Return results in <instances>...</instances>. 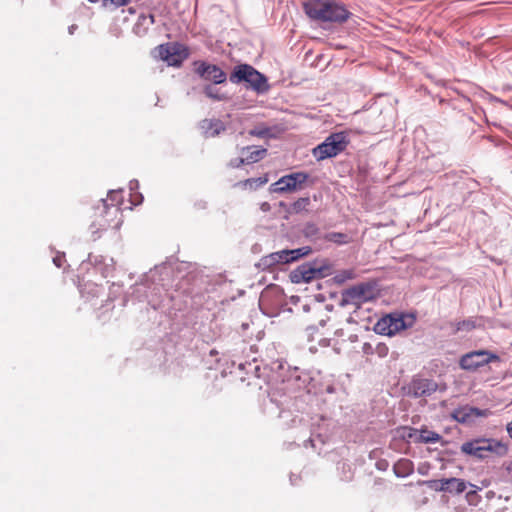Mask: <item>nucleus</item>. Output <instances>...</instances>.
Returning <instances> with one entry per match:
<instances>
[{
	"label": "nucleus",
	"mask_w": 512,
	"mask_h": 512,
	"mask_svg": "<svg viewBox=\"0 0 512 512\" xmlns=\"http://www.w3.org/2000/svg\"><path fill=\"white\" fill-rule=\"evenodd\" d=\"M303 9L309 18L322 22L343 23L351 16L345 5L333 0H309Z\"/></svg>",
	"instance_id": "nucleus-2"
},
{
	"label": "nucleus",
	"mask_w": 512,
	"mask_h": 512,
	"mask_svg": "<svg viewBox=\"0 0 512 512\" xmlns=\"http://www.w3.org/2000/svg\"><path fill=\"white\" fill-rule=\"evenodd\" d=\"M437 390V384L428 379H415L410 385V391L415 397L429 396Z\"/></svg>",
	"instance_id": "nucleus-15"
},
{
	"label": "nucleus",
	"mask_w": 512,
	"mask_h": 512,
	"mask_svg": "<svg viewBox=\"0 0 512 512\" xmlns=\"http://www.w3.org/2000/svg\"><path fill=\"white\" fill-rule=\"evenodd\" d=\"M431 487L439 491L460 494L466 489V482L459 478L440 479L432 481Z\"/></svg>",
	"instance_id": "nucleus-12"
},
{
	"label": "nucleus",
	"mask_w": 512,
	"mask_h": 512,
	"mask_svg": "<svg viewBox=\"0 0 512 512\" xmlns=\"http://www.w3.org/2000/svg\"><path fill=\"white\" fill-rule=\"evenodd\" d=\"M157 57L166 62L169 66L180 67L189 57V49L177 42H168L155 48Z\"/></svg>",
	"instance_id": "nucleus-6"
},
{
	"label": "nucleus",
	"mask_w": 512,
	"mask_h": 512,
	"mask_svg": "<svg viewBox=\"0 0 512 512\" xmlns=\"http://www.w3.org/2000/svg\"><path fill=\"white\" fill-rule=\"evenodd\" d=\"M239 163V158L231 162L232 167L238 168L236 165Z\"/></svg>",
	"instance_id": "nucleus-32"
},
{
	"label": "nucleus",
	"mask_w": 512,
	"mask_h": 512,
	"mask_svg": "<svg viewBox=\"0 0 512 512\" xmlns=\"http://www.w3.org/2000/svg\"><path fill=\"white\" fill-rule=\"evenodd\" d=\"M506 429H507L509 436L512 438V421L507 424Z\"/></svg>",
	"instance_id": "nucleus-30"
},
{
	"label": "nucleus",
	"mask_w": 512,
	"mask_h": 512,
	"mask_svg": "<svg viewBox=\"0 0 512 512\" xmlns=\"http://www.w3.org/2000/svg\"><path fill=\"white\" fill-rule=\"evenodd\" d=\"M310 176L308 173L299 171L280 177L270 186L273 193L287 194L300 191L306 187Z\"/></svg>",
	"instance_id": "nucleus-7"
},
{
	"label": "nucleus",
	"mask_w": 512,
	"mask_h": 512,
	"mask_svg": "<svg viewBox=\"0 0 512 512\" xmlns=\"http://www.w3.org/2000/svg\"><path fill=\"white\" fill-rule=\"evenodd\" d=\"M455 418L460 422H464L466 420V415L462 414V411H457L455 414Z\"/></svg>",
	"instance_id": "nucleus-29"
},
{
	"label": "nucleus",
	"mask_w": 512,
	"mask_h": 512,
	"mask_svg": "<svg viewBox=\"0 0 512 512\" xmlns=\"http://www.w3.org/2000/svg\"><path fill=\"white\" fill-rule=\"evenodd\" d=\"M320 274L321 271L319 269L312 267L310 264H303L291 273V280L294 283H308Z\"/></svg>",
	"instance_id": "nucleus-14"
},
{
	"label": "nucleus",
	"mask_w": 512,
	"mask_h": 512,
	"mask_svg": "<svg viewBox=\"0 0 512 512\" xmlns=\"http://www.w3.org/2000/svg\"><path fill=\"white\" fill-rule=\"evenodd\" d=\"M119 192L110 191L108 199H101L93 207L90 229L92 233L99 234L109 229L118 230L122 223L121 199Z\"/></svg>",
	"instance_id": "nucleus-1"
},
{
	"label": "nucleus",
	"mask_w": 512,
	"mask_h": 512,
	"mask_svg": "<svg viewBox=\"0 0 512 512\" xmlns=\"http://www.w3.org/2000/svg\"><path fill=\"white\" fill-rule=\"evenodd\" d=\"M328 239L337 244H346L349 242V238L343 233H331L328 235Z\"/></svg>",
	"instance_id": "nucleus-23"
},
{
	"label": "nucleus",
	"mask_w": 512,
	"mask_h": 512,
	"mask_svg": "<svg viewBox=\"0 0 512 512\" xmlns=\"http://www.w3.org/2000/svg\"><path fill=\"white\" fill-rule=\"evenodd\" d=\"M348 144L349 140L345 132L333 133L323 143L316 146L312 153L318 161H321L337 156L346 149Z\"/></svg>",
	"instance_id": "nucleus-5"
},
{
	"label": "nucleus",
	"mask_w": 512,
	"mask_h": 512,
	"mask_svg": "<svg viewBox=\"0 0 512 512\" xmlns=\"http://www.w3.org/2000/svg\"><path fill=\"white\" fill-rule=\"evenodd\" d=\"M204 137L212 138L225 131V124L219 119H204L200 122Z\"/></svg>",
	"instance_id": "nucleus-17"
},
{
	"label": "nucleus",
	"mask_w": 512,
	"mask_h": 512,
	"mask_svg": "<svg viewBox=\"0 0 512 512\" xmlns=\"http://www.w3.org/2000/svg\"><path fill=\"white\" fill-rule=\"evenodd\" d=\"M150 20L152 23H154V16L153 15H150Z\"/></svg>",
	"instance_id": "nucleus-33"
},
{
	"label": "nucleus",
	"mask_w": 512,
	"mask_h": 512,
	"mask_svg": "<svg viewBox=\"0 0 512 512\" xmlns=\"http://www.w3.org/2000/svg\"><path fill=\"white\" fill-rule=\"evenodd\" d=\"M241 153L243 157L239 158V163L236 165L237 167H240L243 164H251L260 161L266 156L267 149L248 146L242 148Z\"/></svg>",
	"instance_id": "nucleus-16"
},
{
	"label": "nucleus",
	"mask_w": 512,
	"mask_h": 512,
	"mask_svg": "<svg viewBox=\"0 0 512 512\" xmlns=\"http://www.w3.org/2000/svg\"><path fill=\"white\" fill-rule=\"evenodd\" d=\"M65 261L64 255H57L53 258V262L57 267H62L63 262Z\"/></svg>",
	"instance_id": "nucleus-27"
},
{
	"label": "nucleus",
	"mask_w": 512,
	"mask_h": 512,
	"mask_svg": "<svg viewBox=\"0 0 512 512\" xmlns=\"http://www.w3.org/2000/svg\"><path fill=\"white\" fill-rule=\"evenodd\" d=\"M473 328H475V323H474V321H473V320L468 319V320H463V321L459 322V323L457 324V328H456V330H457V331H460V330L470 331V330H472Z\"/></svg>",
	"instance_id": "nucleus-24"
},
{
	"label": "nucleus",
	"mask_w": 512,
	"mask_h": 512,
	"mask_svg": "<svg viewBox=\"0 0 512 512\" xmlns=\"http://www.w3.org/2000/svg\"><path fill=\"white\" fill-rule=\"evenodd\" d=\"M366 346L369 348L371 347L368 343H365L364 348H366ZM364 351H366V349H364Z\"/></svg>",
	"instance_id": "nucleus-34"
},
{
	"label": "nucleus",
	"mask_w": 512,
	"mask_h": 512,
	"mask_svg": "<svg viewBox=\"0 0 512 512\" xmlns=\"http://www.w3.org/2000/svg\"><path fill=\"white\" fill-rule=\"evenodd\" d=\"M229 79L235 84L246 82L258 93L266 92L269 89L265 76L248 64L237 65Z\"/></svg>",
	"instance_id": "nucleus-4"
},
{
	"label": "nucleus",
	"mask_w": 512,
	"mask_h": 512,
	"mask_svg": "<svg viewBox=\"0 0 512 512\" xmlns=\"http://www.w3.org/2000/svg\"><path fill=\"white\" fill-rule=\"evenodd\" d=\"M131 0H102V5L108 9H117L122 6H126Z\"/></svg>",
	"instance_id": "nucleus-22"
},
{
	"label": "nucleus",
	"mask_w": 512,
	"mask_h": 512,
	"mask_svg": "<svg viewBox=\"0 0 512 512\" xmlns=\"http://www.w3.org/2000/svg\"><path fill=\"white\" fill-rule=\"evenodd\" d=\"M268 131H269L268 129H261V130L253 129L249 132V134L252 136H257V137H265L268 134Z\"/></svg>",
	"instance_id": "nucleus-26"
},
{
	"label": "nucleus",
	"mask_w": 512,
	"mask_h": 512,
	"mask_svg": "<svg viewBox=\"0 0 512 512\" xmlns=\"http://www.w3.org/2000/svg\"><path fill=\"white\" fill-rule=\"evenodd\" d=\"M461 452L478 459H484L489 453L505 455L507 446L495 439L477 438L461 445Z\"/></svg>",
	"instance_id": "nucleus-3"
},
{
	"label": "nucleus",
	"mask_w": 512,
	"mask_h": 512,
	"mask_svg": "<svg viewBox=\"0 0 512 512\" xmlns=\"http://www.w3.org/2000/svg\"><path fill=\"white\" fill-rule=\"evenodd\" d=\"M205 94L210 97V98H213V99H220L218 96L214 95V93H212V88L210 86H207L204 90Z\"/></svg>",
	"instance_id": "nucleus-28"
},
{
	"label": "nucleus",
	"mask_w": 512,
	"mask_h": 512,
	"mask_svg": "<svg viewBox=\"0 0 512 512\" xmlns=\"http://www.w3.org/2000/svg\"><path fill=\"white\" fill-rule=\"evenodd\" d=\"M309 249L306 248H300V249H294V250H282L275 253H272L269 256L270 263H289L292 261H295L299 259L300 257L308 254Z\"/></svg>",
	"instance_id": "nucleus-13"
},
{
	"label": "nucleus",
	"mask_w": 512,
	"mask_h": 512,
	"mask_svg": "<svg viewBox=\"0 0 512 512\" xmlns=\"http://www.w3.org/2000/svg\"><path fill=\"white\" fill-rule=\"evenodd\" d=\"M401 437L405 440H413L416 443H436L441 439V436L433 431L427 429L417 430L410 427H403L401 429Z\"/></svg>",
	"instance_id": "nucleus-11"
},
{
	"label": "nucleus",
	"mask_w": 512,
	"mask_h": 512,
	"mask_svg": "<svg viewBox=\"0 0 512 512\" xmlns=\"http://www.w3.org/2000/svg\"><path fill=\"white\" fill-rule=\"evenodd\" d=\"M375 351H376V353L378 354L379 357H386L388 355L389 348H388V346L386 344L379 343L376 346Z\"/></svg>",
	"instance_id": "nucleus-25"
},
{
	"label": "nucleus",
	"mask_w": 512,
	"mask_h": 512,
	"mask_svg": "<svg viewBox=\"0 0 512 512\" xmlns=\"http://www.w3.org/2000/svg\"><path fill=\"white\" fill-rule=\"evenodd\" d=\"M310 204L311 201L309 197H300L292 203L291 212L295 214L307 212Z\"/></svg>",
	"instance_id": "nucleus-20"
},
{
	"label": "nucleus",
	"mask_w": 512,
	"mask_h": 512,
	"mask_svg": "<svg viewBox=\"0 0 512 512\" xmlns=\"http://www.w3.org/2000/svg\"><path fill=\"white\" fill-rule=\"evenodd\" d=\"M411 324L412 323H409L407 325L403 316L390 314L379 319L375 324L374 330L378 334L392 336L402 330H405Z\"/></svg>",
	"instance_id": "nucleus-9"
},
{
	"label": "nucleus",
	"mask_w": 512,
	"mask_h": 512,
	"mask_svg": "<svg viewBox=\"0 0 512 512\" xmlns=\"http://www.w3.org/2000/svg\"><path fill=\"white\" fill-rule=\"evenodd\" d=\"M193 66L195 73L206 81H211L214 84H222L226 82V73L215 64L198 60L193 62Z\"/></svg>",
	"instance_id": "nucleus-8"
},
{
	"label": "nucleus",
	"mask_w": 512,
	"mask_h": 512,
	"mask_svg": "<svg viewBox=\"0 0 512 512\" xmlns=\"http://www.w3.org/2000/svg\"><path fill=\"white\" fill-rule=\"evenodd\" d=\"M493 361H499V356L486 350H479L462 356L460 359V366L465 370H476L480 366Z\"/></svg>",
	"instance_id": "nucleus-10"
},
{
	"label": "nucleus",
	"mask_w": 512,
	"mask_h": 512,
	"mask_svg": "<svg viewBox=\"0 0 512 512\" xmlns=\"http://www.w3.org/2000/svg\"><path fill=\"white\" fill-rule=\"evenodd\" d=\"M370 291L369 286L360 284L347 289L344 293L346 301L353 303H361L368 299L367 293Z\"/></svg>",
	"instance_id": "nucleus-18"
},
{
	"label": "nucleus",
	"mask_w": 512,
	"mask_h": 512,
	"mask_svg": "<svg viewBox=\"0 0 512 512\" xmlns=\"http://www.w3.org/2000/svg\"><path fill=\"white\" fill-rule=\"evenodd\" d=\"M269 208H270V206L267 202L262 204V210L267 211V210H269Z\"/></svg>",
	"instance_id": "nucleus-31"
},
{
	"label": "nucleus",
	"mask_w": 512,
	"mask_h": 512,
	"mask_svg": "<svg viewBox=\"0 0 512 512\" xmlns=\"http://www.w3.org/2000/svg\"><path fill=\"white\" fill-rule=\"evenodd\" d=\"M267 182H268V177L263 176V177H258V178L246 179V180L238 183V185L242 186L243 188L256 189L258 187L265 185Z\"/></svg>",
	"instance_id": "nucleus-21"
},
{
	"label": "nucleus",
	"mask_w": 512,
	"mask_h": 512,
	"mask_svg": "<svg viewBox=\"0 0 512 512\" xmlns=\"http://www.w3.org/2000/svg\"><path fill=\"white\" fill-rule=\"evenodd\" d=\"M394 472L398 477H406L413 472V463L408 459H400L394 465Z\"/></svg>",
	"instance_id": "nucleus-19"
}]
</instances>
